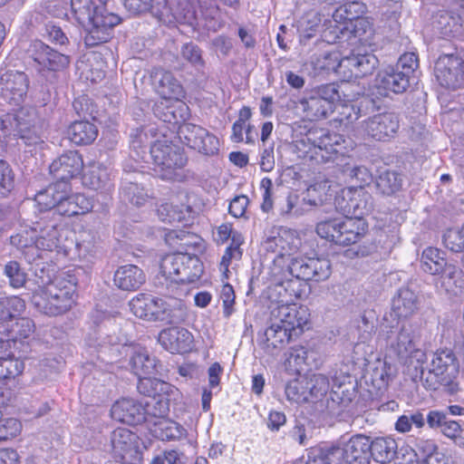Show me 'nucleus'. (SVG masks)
<instances>
[{
    "instance_id": "2eb2a0df",
    "label": "nucleus",
    "mask_w": 464,
    "mask_h": 464,
    "mask_svg": "<svg viewBox=\"0 0 464 464\" xmlns=\"http://www.w3.org/2000/svg\"><path fill=\"white\" fill-rule=\"evenodd\" d=\"M455 355L450 350L438 351L433 354L430 368L426 372L424 387L437 390L450 379V371L455 370Z\"/></svg>"
},
{
    "instance_id": "4d7b16f0",
    "label": "nucleus",
    "mask_w": 464,
    "mask_h": 464,
    "mask_svg": "<svg viewBox=\"0 0 464 464\" xmlns=\"http://www.w3.org/2000/svg\"><path fill=\"white\" fill-rule=\"evenodd\" d=\"M306 387H308L310 401L317 400L325 395L329 390V380L323 374L307 376Z\"/></svg>"
},
{
    "instance_id": "3c124183",
    "label": "nucleus",
    "mask_w": 464,
    "mask_h": 464,
    "mask_svg": "<svg viewBox=\"0 0 464 464\" xmlns=\"http://www.w3.org/2000/svg\"><path fill=\"white\" fill-rule=\"evenodd\" d=\"M312 66L316 74H328L335 72L338 74L339 52L332 51L324 53L315 57L312 62Z\"/></svg>"
},
{
    "instance_id": "5701e85b",
    "label": "nucleus",
    "mask_w": 464,
    "mask_h": 464,
    "mask_svg": "<svg viewBox=\"0 0 464 464\" xmlns=\"http://www.w3.org/2000/svg\"><path fill=\"white\" fill-rule=\"evenodd\" d=\"M29 52L34 61L44 69L58 71L69 63L68 56L54 51L42 41H34Z\"/></svg>"
},
{
    "instance_id": "a19ab883",
    "label": "nucleus",
    "mask_w": 464,
    "mask_h": 464,
    "mask_svg": "<svg viewBox=\"0 0 464 464\" xmlns=\"http://www.w3.org/2000/svg\"><path fill=\"white\" fill-rule=\"evenodd\" d=\"M155 437L161 440H176L187 437V430L179 423L169 420L160 419L154 422L151 430Z\"/></svg>"
},
{
    "instance_id": "5fc2aeb1",
    "label": "nucleus",
    "mask_w": 464,
    "mask_h": 464,
    "mask_svg": "<svg viewBox=\"0 0 464 464\" xmlns=\"http://www.w3.org/2000/svg\"><path fill=\"white\" fill-rule=\"evenodd\" d=\"M433 24L445 37L454 36L460 28L459 19L446 11L436 15Z\"/></svg>"
},
{
    "instance_id": "1a4fd4ad",
    "label": "nucleus",
    "mask_w": 464,
    "mask_h": 464,
    "mask_svg": "<svg viewBox=\"0 0 464 464\" xmlns=\"http://www.w3.org/2000/svg\"><path fill=\"white\" fill-rule=\"evenodd\" d=\"M367 231L368 224L363 218L338 216L322 220L316 225V233L320 237L342 246L361 241Z\"/></svg>"
},
{
    "instance_id": "de8ad7c7",
    "label": "nucleus",
    "mask_w": 464,
    "mask_h": 464,
    "mask_svg": "<svg viewBox=\"0 0 464 464\" xmlns=\"http://www.w3.org/2000/svg\"><path fill=\"white\" fill-rule=\"evenodd\" d=\"M306 382L307 376H299L288 382L285 386V396L287 400L295 403L310 401Z\"/></svg>"
},
{
    "instance_id": "2f4dec72",
    "label": "nucleus",
    "mask_w": 464,
    "mask_h": 464,
    "mask_svg": "<svg viewBox=\"0 0 464 464\" xmlns=\"http://www.w3.org/2000/svg\"><path fill=\"white\" fill-rule=\"evenodd\" d=\"M427 423L431 429H440V431L454 442L461 439L463 431L460 423L454 420H449L447 415L440 411H430L426 418Z\"/></svg>"
},
{
    "instance_id": "13d9d810",
    "label": "nucleus",
    "mask_w": 464,
    "mask_h": 464,
    "mask_svg": "<svg viewBox=\"0 0 464 464\" xmlns=\"http://www.w3.org/2000/svg\"><path fill=\"white\" fill-rule=\"evenodd\" d=\"M376 184L382 193L390 195L401 187L402 179L394 171H385L379 176Z\"/></svg>"
},
{
    "instance_id": "9b49d317",
    "label": "nucleus",
    "mask_w": 464,
    "mask_h": 464,
    "mask_svg": "<svg viewBox=\"0 0 464 464\" xmlns=\"http://www.w3.org/2000/svg\"><path fill=\"white\" fill-rule=\"evenodd\" d=\"M111 454L120 464H141L142 451L138 435L128 428L119 427L111 434Z\"/></svg>"
},
{
    "instance_id": "dca6fc26",
    "label": "nucleus",
    "mask_w": 464,
    "mask_h": 464,
    "mask_svg": "<svg viewBox=\"0 0 464 464\" xmlns=\"http://www.w3.org/2000/svg\"><path fill=\"white\" fill-rule=\"evenodd\" d=\"M300 245L301 239L295 235V232L287 228H280L277 236L268 238L266 242V249L276 254L270 270L279 259L282 260V267L285 268V256L295 254ZM269 280L271 281V271H269Z\"/></svg>"
},
{
    "instance_id": "7c9ffc66",
    "label": "nucleus",
    "mask_w": 464,
    "mask_h": 464,
    "mask_svg": "<svg viewBox=\"0 0 464 464\" xmlns=\"http://www.w3.org/2000/svg\"><path fill=\"white\" fill-rule=\"evenodd\" d=\"M345 13V9L341 5L335 9L331 19L324 21V37L325 41L335 42L347 32H351L353 23L348 20Z\"/></svg>"
},
{
    "instance_id": "c756f323",
    "label": "nucleus",
    "mask_w": 464,
    "mask_h": 464,
    "mask_svg": "<svg viewBox=\"0 0 464 464\" xmlns=\"http://www.w3.org/2000/svg\"><path fill=\"white\" fill-rule=\"evenodd\" d=\"M291 334L288 329H285L281 324L271 321L270 326L266 329L260 341L262 349L267 354L276 355L290 340Z\"/></svg>"
},
{
    "instance_id": "69168bd1",
    "label": "nucleus",
    "mask_w": 464,
    "mask_h": 464,
    "mask_svg": "<svg viewBox=\"0 0 464 464\" xmlns=\"http://www.w3.org/2000/svg\"><path fill=\"white\" fill-rule=\"evenodd\" d=\"M181 55L197 70H201L204 67L201 50L196 44L192 43L184 44L181 49Z\"/></svg>"
},
{
    "instance_id": "a211bd4d",
    "label": "nucleus",
    "mask_w": 464,
    "mask_h": 464,
    "mask_svg": "<svg viewBox=\"0 0 464 464\" xmlns=\"http://www.w3.org/2000/svg\"><path fill=\"white\" fill-rule=\"evenodd\" d=\"M325 184L311 185L301 195L295 191L290 192L280 205V214L287 217L298 218L303 216L310 207L318 205V198H312L311 194L317 191Z\"/></svg>"
},
{
    "instance_id": "c85d7f7f",
    "label": "nucleus",
    "mask_w": 464,
    "mask_h": 464,
    "mask_svg": "<svg viewBox=\"0 0 464 464\" xmlns=\"http://www.w3.org/2000/svg\"><path fill=\"white\" fill-rule=\"evenodd\" d=\"M34 331V322L26 317H13L8 322H0V336L4 335L12 340L15 345L17 342L30 338Z\"/></svg>"
},
{
    "instance_id": "b1692460",
    "label": "nucleus",
    "mask_w": 464,
    "mask_h": 464,
    "mask_svg": "<svg viewBox=\"0 0 464 464\" xmlns=\"http://www.w3.org/2000/svg\"><path fill=\"white\" fill-rule=\"evenodd\" d=\"M82 182L84 187L100 193H108L113 188L108 169L95 161L83 166Z\"/></svg>"
},
{
    "instance_id": "ea45409f",
    "label": "nucleus",
    "mask_w": 464,
    "mask_h": 464,
    "mask_svg": "<svg viewBox=\"0 0 464 464\" xmlns=\"http://www.w3.org/2000/svg\"><path fill=\"white\" fill-rule=\"evenodd\" d=\"M420 263L422 271L430 275L442 273L447 266L444 253L433 246H428L422 251Z\"/></svg>"
},
{
    "instance_id": "f03ea898",
    "label": "nucleus",
    "mask_w": 464,
    "mask_h": 464,
    "mask_svg": "<svg viewBox=\"0 0 464 464\" xmlns=\"http://www.w3.org/2000/svg\"><path fill=\"white\" fill-rule=\"evenodd\" d=\"M132 155L153 165V170L160 179L181 181L186 178L184 167L187 160L180 150L168 142L165 138L159 139L153 126L137 129L130 134Z\"/></svg>"
},
{
    "instance_id": "774afa93",
    "label": "nucleus",
    "mask_w": 464,
    "mask_h": 464,
    "mask_svg": "<svg viewBox=\"0 0 464 464\" xmlns=\"http://www.w3.org/2000/svg\"><path fill=\"white\" fill-rule=\"evenodd\" d=\"M348 165V163L344 164L343 171L350 177L356 179L360 182L358 187L363 188L364 185L369 184L372 180V173L367 168L363 166L350 168Z\"/></svg>"
},
{
    "instance_id": "9d476101",
    "label": "nucleus",
    "mask_w": 464,
    "mask_h": 464,
    "mask_svg": "<svg viewBox=\"0 0 464 464\" xmlns=\"http://www.w3.org/2000/svg\"><path fill=\"white\" fill-rule=\"evenodd\" d=\"M155 91L160 96L161 102L154 106V114L162 121L178 123L179 118L169 103L179 102L184 97V90L180 82L169 72L156 69L152 73Z\"/></svg>"
},
{
    "instance_id": "6ab92c4d",
    "label": "nucleus",
    "mask_w": 464,
    "mask_h": 464,
    "mask_svg": "<svg viewBox=\"0 0 464 464\" xmlns=\"http://www.w3.org/2000/svg\"><path fill=\"white\" fill-rule=\"evenodd\" d=\"M271 321L288 329L291 334L296 329L302 331L307 323V311L304 307L297 306L296 304L281 303L273 308Z\"/></svg>"
},
{
    "instance_id": "c03bdc74",
    "label": "nucleus",
    "mask_w": 464,
    "mask_h": 464,
    "mask_svg": "<svg viewBox=\"0 0 464 464\" xmlns=\"http://www.w3.org/2000/svg\"><path fill=\"white\" fill-rule=\"evenodd\" d=\"M189 212V206L185 204L178 206L173 201L161 204L157 210L159 218L169 224L180 223Z\"/></svg>"
},
{
    "instance_id": "e433bc0d",
    "label": "nucleus",
    "mask_w": 464,
    "mask_h": 464,
    "mask_svg": "<svg viewBox=\"0 0 464 464\" xmlns=\"http://www.w3.org/2000/svg\"><path fill=\"white\" fill-rule=\"evenodd\" d=\"M370 456L379 463H387L396 455L398 444L392 437H378L370 440Z\"/></svg>"
},
{
    "instance_id": "4468645a",
    "label": "nucleus",
    "mask_w": 464,
    "mask_h": 464,
    "mask_svg": "<svg viewBox=\"0 0 464 464\" xmlns=\"http://www.w3.org/2000/svg\"><path fill=\"white\" fill-rule=\"evenodd\" d=\"M434 71L437 81L444 88L455 90L464 83V61L456 55H440Z\"/></svg>"
},
{
    "instance_id": "bb28decb",
    "label": "nucleus",
    "mask_w": 464,
    "mask_h": 464,
    "mask_svg": "<svg viewBox=\"0 0 464 464\" xmlns=\"http://www.w3.org/2000/svg\"><path fill=\"white\" fill-rule=\"evenodd\" d=\"M93 208L92 199L82 193H71V186L66 183V196L59 205V216L73 217L84 215Z\"/></svg>"
},
{
    "instance_id": "20e7f679",
    "label": "nucleus",
    "mask_w": 464,
    "mask_h": 464,
    "mask_svg": "<svg viewBox=\"0 0 464 464\" xmlns=\"http://www.w3.org/2000/svg\"><path fill=\"white\" fill-rule=\"evenodd\" d=\"M76 284L74 275L62 272L46 285L38 286L32 295V303L43 314H63L75 302Z\"/></svg>"
},
{
    "instance_id": "338daca9",
    "label": "nucleus",
    "mask_w": 464,
    "mask_h": 464,
    "mask_svg": "<svg viewBox=\"0 0 464 464\" xmlns=\"http://www.w3.org/2000/svg\"><path fill=\"white\" fill-rule=\"evenodd\" d=\"M22 430L21 422L15 418L0 419V440L16 437Z\"/></svg>"
},
{
    "instance_id": "f3484780",
    "label": "nucleus",
    "mask_w": 464,
    "mask_h": 464,
    "mask_svg": "<svg viewBox=\"0 0 464 464\" xmlns=\"http://www.w3.org/2000/svg\"><path fill=\"white\" fill-rule=\"evenodd\" d=\"M399 129V121L392 113H380L362 121L360 131L362 136L376 140H386Z\"/></svg>"
},
{
    "instance_id": "a878e982",
    "label": "nucleus",
    "mask_w": 464,
    "mask_h": 464,
    "mask_svg": "<svg viewBox=\"0 0 464 464\" xmlns=\"http://www.w3.org/2000/svg\"><path fill=\"white\" fill-rule=\"evenodd\" d=\"M144 412L143 402L129 398L117 401L111 409L112 419L130 425L142 422L145 420Z\"/></svg>"
},
{
    "instance_id": "412c9836",
    "label": "nucleus",
    "mask_w": 464,
    "mask_h": 464,
    "mask_svg": "<svg viewBox=\"0 0 464 464\" xmlns=\"http://www.w3.org/2000/svg\"><path fill=\"white\" fill-rule=\"evenodd\" d=\"M83 170V160L77 151H68L54 160L50 165V173L56 182L69 181Z\"/></svg>"
},
{
    "instance_id": "aec40b11",
    "label": "nucleus",
    "mask_w": 464,
    "mask_h": 464,
    "mask_svg": "<svg viewBox=\"0 0 464 464\" xmlns=\"http://www.w3.org/2000/svg\"><path fill=\"white\" fill-rule=\"evenodd\" d=\"M186 315V304L179 297L153 295V319L167 323L179 322Z\"/></svg>"
},
{
    "instance_id": "7ed1b4c3",
    "label": "nucleus",
    "mask_w": 464,
    "mask_h": 464,
    "mask_svg": "<svg viewBox=\"0 0 464 464\" xmlns=\"http://www.w3.org/2000/svg\"><path fill=\"white\" fill-rule=\"evenodd\" d=\"M106 0H71L70 12L61 6L57 0L46 3L47 11L54 16L65 17L69 22L82 27L86 33L87 46H95L108 42L113 28L121 18L105 8Z\"/></svg>"
},
{
    "instance_id": "0e129e2a",
    "label": "nucleus",
    "mask_w": 464,
    "mask_h": 464,
    "mask_svg": "<svg viewBox=\"0 0 464 464\" xmlns=\"http://www.w3.org/2000/svg\"><path fill=\"white\" fill-rule=\"evenodd\" d=\"M124 197L132 204L141 206L148 198V193L143 187L134 182H130L122 187Z\"/></svg>"
},
{
    "instance_id": "cd10ccee",
    "label": "nucleus",
    "mask_w": 464,
    "mask_h": 464,
    "mask_svg": "<svg viewBox=\"0 0 464 464\" xmlns=\"http://www.w3.org/2000/svg\"><path fill=\"white\" fill-rule=\"evenodd\" d=\"M152 375L138 376V391L148 396L150 399L153 397H160L163 395L170 396L171 399H181V393L178 388L169 382H163Z\"/></svg>"
},
{
    "instance_id": "4be33fe9",
    "label": "nucleus",
    "mask_w": 464,
    "mask_h": 464,
    "mask_svg": "<svg viewBox=\"0 0 464 464\" xmlns=\"http://www.w3.org/2000/svg\"><path fill=\"white\" fill-rule=\"evenodd\" d=\"M159 343L171 353H184L192 350L194 337L188 329L175 326L162 330Z\"/></svg>"
},
{
    "instance_id": "f704fd0d",
    "label": "nucleus",
    "mask_w": 464,
    "mask_h": 464,
    "mask_svg": "<svg viewBox=\"0 0 464 464\" xmlns=\"http://www.w3.org/2000/svg\"><path fill=\"white\" fill-rule=\"evenodd\" d=\"M24 370V362L20 355L11 356L0 362V391L11 395V383Z\"/></svg>"
},
{
    "instance_id": "f257e3e1",
    "label": "nucleus",
    "mask_w": 464,
    "mask_h": 464,
    "mask_svg": "<svg viewBox=\"0 0 464 464\" xmlns=\"http://www.w3.org/2000/svg\"><path fill=\"white\" fill-rule=\"evenodd\" d=\"M29 87L27 75L19 71L0 73V97L13 108V113L0 115V130L14 132L25 145H36L42 141L34 128L35 111L21 107Z\"/></svg>"
},
{
    "instance_id": "864d4df0",
    "label": "nucleus",
    "mask_w": 464,
    "mask_h": 464,
    "mask_svg": "<svg viewBox=\"0 0 464 464\" xmlns=\"http://www.w3.org/2000/svg\"><path fill=\"white\" fill-rule=\"evenodd\" d=\"M24 308V302L17 296L0 298V322L20 315Z\"/></svg>"
},
{
    "instance_id": "49530a36",
    "label": "nucleus",
    "mask_w": 464,
    "mask_h": 464,
    "mask_svg": "<svg viewBox=\"0 0 464 464\" xmlns=\"http://www.w3.org/2000/svg\"><path fill=\"white\" fill-rule=\"evenodd\" d=\"M435 450L436 446L431 440H416L411 447V450H408V464L426 461L428 459H438L434 456Z\"/></svg>"
},
{
    "instance_id": "79ce46f5",
    "label": "nucleus",
    "mask_w": 464,
    "mask_h": 464,
    "mask_svg": "<svg viewBox=\"0 0 464 464\" xmlns=\"http://www.w3.org/2000/svg\"><path fill=\"white\" fill-rule=\"evenodd\" d=\"M427 362L426 353L420 348H415L411 343H408V375L411 376L412 382H421L424 385L423 364Z\"/></svg>"
},
{
    "instance_id": "8fccbe9b",
    "label": "nucleus",
    "mask_w": 464,
    "mask_h": 464,
    "mask_svg": "<svg viewBox=\"0 0 464 464\" xmlns=\"http://www.w3.org/2000/svg\"><path fill=\"white\" fill-rule=\"evenodd\" d=\"M444 272L442 285L445 290L454 295H459L464 286V275L462 271L454 265L447 264Z\"/></svg>"
},
{
    "instance_id": "f8f14e48",
    "label": "nucleus",
    "mask_w": 464,
    "mask_h": 464,
    "mask_svg": "<svg viewBox=\"0 0 464 464\" xmlns=\"http://www.w3.org/2000/svg\"><path fill=\"white\" fill-rule=\"evenodd\" d=\"M336 208L348 218H362L372 209V198L362 187L346 188L335 198Z\"/></svg>"
},
{
    "instance_id": "603ef678",
    "label": "nucleus",
    "mask_w": 464,
    "mask_h": 464,
    "mask_svg": "<svg viewBox=\"0 0 464 464\" xmlns=\"http://www.w3.org/2000/svg\"><path fill=\"white\" fill-rule=\"evenodd\" d=\"M179 139L189 148L196 150L207 130L192 123H184L179 128Z\"/></svg>"
},
{
    "instance_id": "6e6d98bb",
    "label": "nucleus",
    "mask_w": 464,
    "mask_h": 464,
    "mask_svg": "<svg viewBox=\"0 0 464 464\" xmlns=\"http://www.w3.org/2000/svg\"><path fill=\"white\" fill-rule=\"evenodd\" d=\"M444 246L452 252H464V223L461 227L447 229L442 237Z\"/></svg>"
},
{
    "instance_id": "680f3d73",
    "label": "nucleus",
    "mask_w": 464,
    "mask_h": 464,
    "mask_svg": "<svg viewBox=\"0 0 464 464\" xmlns=\"http://www.w3.org/2000/svg\"><path fill=\"white\" fill-rule=\"evenodd\" d=\"M312 92L320 97L322 101L328 103L333 111L334 109L335 103L341 99L338 87L334 83L317 86L316 88L313 89Z\"/></svg>"
},
{
    "instance_id": "e2e57ef3",
    "label": "nucleus",
    "mask_w": 464,
    "mask_h": 464,
    "mask_svg": "<svg viewBox=\"0 0 464 464\" xmlns=\"http://www.w3.org/2000/svg\"><path fill=\"white\" fill-rule=\"evenodd\" d=\"M352 63L357 64L355 78H359L372 73L378 64V59L372 53L357 54V58L353 59Z\"/></svg>"
},
{
    "instance_id": "4c0bfd02",
    "label": "nucleus",
    "mask_w": 464,
    "mask_h": 464,
    "mask_svg": "<svg viewBox=\"0 0 464 464\" xmlns=\"http://www.w3.org/2000/svg\"><path fill=\"white\" fill-rule=\"evenodd\" d=\"M299 104L305 117L310 121L324 119L334 111L328 103L322 101L312 91L308 96L300 100Z\"/></svg>"
},
{
    "instance_id": "72a5a7b5",
    "label": "nucleus",
    "mask_w": 464,
    "mask_h": 464,
    "mask_svg": "<svg viewBox=\"0 0 464 464\" xmlns=\"http://www.w3.org/2000/svg\"><path fill=\"white\" fill-rule=\"evenodd\" d=\"M114 284L124 291H135L145 282L143 271L134 265L120 266L114 274Z\"/></svg>"
},
{
    "instance_id": "58836bf2",
    "label": "nucleus",
    "mask_w": 464,
    "mask_h": 464,
    "mask_svg": "<svg viewBox=\"0 0 464 464\" xmlns=\"http://www.w3.org/2000/svg\"><path fill=\"white\" fill-rule=\"evenodd\" d=\"M131 369L135 375H154L157 370V361L150 356L143 347H134L130 358Z\"/></svg>"
},
{
    "instance_id": "393cba45",
    "label": "nucleus",
    "mask_w": 464,
    "mask_h": 464,
    "mask_svg": "<svg viewBox=\"0 0 464 464\" xmlns=\"http://www.w3.org/2000/svg\"><path fill=\"white\" fill-rule=\"evenodd\" d=\"M66 196V183L55 182L51 184L44 190L35 195V202L40 211H50L44 216L46 219H52L55 215H59V205H61L63 197Z\"/></svg>"
},
{
    "instance_id": "39448f33",
    "label": "nucleus",
    "mask_w": 464,
    "mask_h": 464,
    "mask_svg": "<svg viewBox=\"0 0 464 464\" xmlns=\"http://www.w3.org/2000/svg\"><path fill=\"white\" fill-rule=\"evenodd\" d=\"M282 260H277L271 270V285L287 292L292 283L291 277L303 280L324 281L331 276V263L326 257L300 256L292 257L287 262V267H282Z\"/></svg>"
},
{
    "instance_id": "ddd939ff",
    "label": "nucleus",
    "mask_w": 464,
    "mask_h": 464,
    "mask_svg": "<svg viewBox=\"0 0 464 464\" xmlns=\"http://www.w3.org/2000/svg\"><path fill=\"white\" fill-rule=\"evenodd\" d=\"M344 139L337 133H328L320 138L318 144L307 151V157L316 163L334 162L341 166L348 150Z\"/></svg>"
},
{
    "instance_id": "a18cd8bd",
    "label": "nucleus",
    "mask_w": 464,
    "mask_h": 464,
    "mask_svg": "<svg viewBox=\"0 0 464 464\" xmlns=\"http://www.w3.org/2000/svg\"><path fill=\"white\" fill-rule=\"evenodd\" d=\"M129 305L136 317L154 322L152 295L140 294L130 301Z\"/></svg>"
},
{
    "instance_id": "0eeeda50",
    "label": "nucleus",
    "mask_w": 464,
    "mask_h": 464,
    "mask_svg": "<svg viewBox=\"0 0 464 464\" xmlns=\"http://www.w3.org/2000/svg\"><path fill=\"white\" fill-rule=\"evenodd\" d=\"M33 230L37 233L34 245L26 246L24 255L29 262L47 258L48 253L66 255L68 230L55 219L42 218Z\"/></svg>"
},
{
    "instance_id": "473e14b6",
    "label": "nucleus",
    "mask_w": 464,
    "mask_h": 464,
    "mask_svg": "<svg viewBox=\"0 0 464 464\" xmlns=\"http://www.w3.org/2000/svg\"><path fill=\"white\" fill-rule=\"evenodd\" d=\"M374 86L380 96H387L390 92L401 93L406 90V78L403 72H394L390 69L377 74Z\"/></svg>"
},
{
    "instance_id": "c9c22d12",
    "label": "nucleus",
    "mask_w": 464,
    "mask_h": 464,
    "mask_svg": "<svg viewBox=\"0 0 464 464\" xmlns=\"http://www.w3.org/2000/svg\"><path fill=\"white\" fill-rule=\"evenodd\" d=\"M68 138L75 145H88L98 136L97 127L88 121H76L68 128Z\"/></svg>"
},
{
    "instance_id": "37998d69",
    "label": "nucleus",
    "mask_w": 464,
    "mask_h": 464,
    "mask_svg": "<svg viewBox=\"0 0 464 464\" xmlns=\"http://www.w3.org/2000/svg\"><path fill=\"white\" fill-rule=\"evenodd\" d=\"M179 400L180 399H171L170 396L163 395L145 401L143 402L145 411V420L143 421L150 422V418H157L159 420L165 419L164 417L169 411L170 401L178 402Z\"/></svg>"
},
{
    "instance_id": "423d86ee",
    "label": "nucleus",
    "mask_w": 464,
    "mask_h": 464,
    "mask_svg": "<svg viewBox=\"0 0 464 464\" xmlns=\"http://www.w3.org/2000/svg\"><path fill=\"white\" fill-rule=\"evenodd\" d=\"M370 447L369 437L357 434L342 447L310 450L305 464H369Z\"/></svg>"
},
{
    "instance_id": "6e6552de",
    "label": "nucleus",
    "mask_w": 464,
    "mask_h": 464,
    "mask_svg": "<svg viewBox=\"0 0 464 464\" xmlns=\"http://www.w3.org/2000/svg\"><path fill=\"white\" fill-rule=\"evenodd\" d=\"M203 263L195 255L175 253L162 257L160 275L167 285H186L199 280Z\"/></svg>"
},
{
    "instance_id": "09e8293b",
    "label": "nucleus",
    "mask_w": 464,
    "mask_h": 464,
    "mask_svg": "<svg viewBox=\"0 0 464 464\" xmlns=\"http://www.w3.org/2000/svg\"><path fill=\"white\" fill-rule=\"evenodd\" d=\"M320 28H323V31L324 30V24H322L321 14L315 12L305 14L298 22L297 29L301 41L314 37Z\"/></svg>"
},
{
    "instance_id": "bf43d9fd",
    "label": "nucleus",
    "mask_w": 464,
    "mask_h": 464,
    "mask_svg": "<svg viewBox=\"0 0 464 464\" xmlns=\"http://www.w3.org/2000/svg\"><path fill=\"white\" fill-rule=\"evenodd\" d=\"M308 353V349L304 346L292 347L286 358L287 367L299 373L307 364Z\"/></svg>"
},
{
    "instance_id": "052dcab7",
    "label": "nucleus",
    "mask_w": 464,
    "mask_h": 464,
    "mask_svg": "<svg viewBox=\"0 0 464 464\" xmlns=\"http://www.w3.org/2000/svg\"><path fill=\"white\" fill-rule=\"evenodd\" d=\"M5 275L14 288L22 287L26 282V273L15 261H10L5 266Z\"/></svg>"
}]
</instances>
